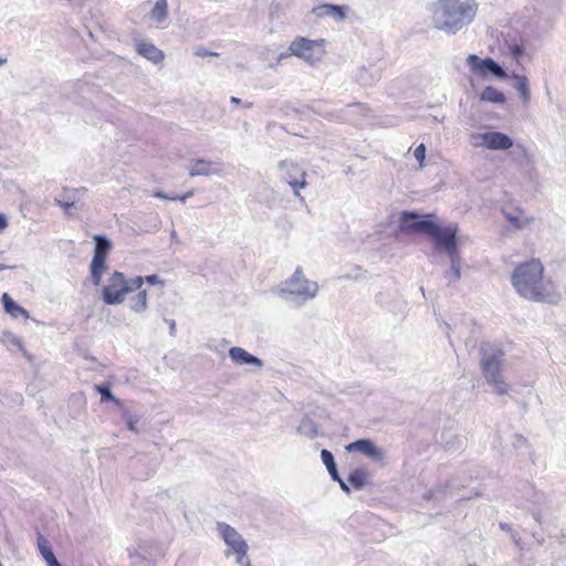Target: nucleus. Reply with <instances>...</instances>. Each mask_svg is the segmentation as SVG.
Segmentation results:
<instances>
[{
  "mask_svg": "<svg viewBox=\"0 0 566 566\" xmlns=\"http://www.w3.org/2000/svg\"><path fill=\"white\" fill-rule=\"evenodd\" d=\"M457 234L458 230H454L436 247L437 249L443 250L450 259V270L444 273V277L448 279L449 282H455L461 279V256Z\"/></svg>",
  "mask_w": 566,
  "mask_h": 566,
  "instance_id": "10",
  "label": "nucleus"
},
{
  "mask_svg": "<svg viewBox=\"0 0 566 566\" xmlns=\"http://www.w3.org/2000/svg\"><path fill=\"white\" fill-rule=\"evenodd\" d=\"M298 434L304 436L308 439H314L318 434L317 423L305 416L296 428Z\"/></svg>",
  "mask_w": 566,
  "mask_h": 566,
  "instance_id": "25",
  "label": "nucleus"
},
{
  "mask_svg": "<svg viewBox=\"0 0 566 566\" xmlns=\"http://www.w3.org/2000/svg\"><path fill=\"white\" fill-rule=\"evenodd\" d=\"M143 284V276L126 279L124 273L115 271L102 290V300L107 305L122 304L128 293L140 290Z\"/></svg>",
  "mask_w": 566,
  "mask_h": 566,
  "instance_id": "6",
  "label": "nucleus"
},
{
  "mask_svg": "<svg viewBox=\"0 0 566 566\" xmlns=\"http://www.w3.org/2000/svg\"><path fill=\"white\" fill-rule=\"evenodd\" d=\"M136 51L139 55L157 64L164 60V53L153 43L140 41L136 43Z\"/></svg>",
  "mask_w": 566,
  "mask_h": 566,
  "instance_id": "20",
  "label": "nucleus"
},
{
  "mask_svg": "<svg viewBox=\"0 0 566 566\" xmlns=\"http://www.w3.org/2000/svg\"><path fill=\"white\" fill-rule=\"evenodd\" d=\"M14 344L19 346L20 349H22V342L19 338H15Z\"/></svg>",
  "mask_w": 566,
  "mask_h": 566,
  "instance_id": "55",
  "label": "nucleus"
},
{
  "mask_svg": "<svg viewBox=\"0 0 566 566\" xmlns=\"http://www.w3.org/2000/svg\"><path fill=\"white\" fill-rule=\"evenodd\" d=\"M346 111L348 113H355V114H358L360 116H367V113H368V107L361 103H350L346 106Z\"/></svg>",
  "mask_w": 566,
  "mask_h": 566,
  "instance_id": "37",
  "label": "nucleus"
},
{
  "mask_svg": "<svg viewBox=\"0 0 566 566\" xmlns=\"http://www.w3.org/2000/svg\"><path fill=\"white\" fill-rule=\"evenodd\" d=\"M168 15V3L167 0H156L153 10L151 19L156 22H163Z\"/></svg>",
  "mask_w": 566,
  "mask_h": 566,
  "instance_id": "33",
  "label": "nucleus"
},
{
  "mask_svg": "<svg viewBox=\"0 0 566 566\" xmlns=\"http://www.w3.org/2000/svg\"><path fill=\"white\" fill-rule=\"evenodd\" d=\"M367 480V471L365 469H355L352 471L348 475V483L355 489V490H361L366 485Z\"/></svg>",
  "mask_w": 566,
  "mask_h": 566,
  "instance_id": "30",
  "label": "nucleus"
},
{
  "mask_svg": "<svg viewBox=\"0 0 566 566\" xmlns=\"http://www.w3.org/2000/svg\"><path fill=\"white\" fill-rule=\"evenodd\" d=\"M138 547H139V549H142L143 552H139V551H137V549L135 551V553H134V554L129 552V557H130L132 559H134V557H135V556H137L138 558L146 559V558H147V556H146V553H147V552L144 549V547L142 546V544H139V545H138Z\"/></svg>",
  "mask_w": 566,
  "mask_h": 566,
  "instance_id": "41",
  "label": "nucleus"
},
{
  "mask_svg": "<svg viewBox=\"0 0 566 566\" xmlns=\"http://www.w3.org/2000/svg\"><path fill=\"white\" fill-rule=\"evenodd\" d=\"M45 562H46V565H48V566H62V565L59 563V560L56 559V557H55V556H54V557H52V558H50V559H48V560H45Z\"/></svg>",
  "mask_w": 566,
  "mask_h": 566,
  "instance_id": "47",
  "label": "nucleus"
},
{
  "mask_svg": "<svg viewBox=\"0 0 566 566\" xmlns=\"http://www.w3.org/2000/svg\"><path fill=\"white\" fill-rule=\"evenodd\" d=\"M382 74V65L369 64L368 66L361 65L355 73V80L361 86H371L378 82Z\"/></svg>",
  "mask_w": 566,
  "mask_h": 566,
  "instance_id": "16",
  "label": "nucleus"
},
{
  "mask_svg": "<svg viewBox=\"0 0 566 566\" xmlns=\"http://www.w3.org/2000/svg\"><path fill=\"white\" fill-rule=\"evenodd\" d=\"M192 196H193V191H192V190H190V191H188L187 193H185L184 196H179V200H180L181 202H186V200H187L188 198L192 197Z\"/></svg>",
  "mask_w": 566,
  "mask_h": 566,
  "instance_id": "48",
  "label": "nucleus"
},
{
  "mask_svg": "<svg viewBox=\"0 0 566 566\" xmlns=\"http://www.w3.org/2000/svg\"><path fill=\"white\" fill-rule=\"evenodd\" d=\"M509 156L521 169L527 168L533 164L532 156L528 154L526 147L521 144L513 145Z\"/></svg>",
  "mask_w": 566,
  "mask_h": 566,
  "instance_id": "21",
  "label": "nucleus"
},
{
  "mask_svg": "<svg viewBox=\"0 0 566 566\" xmlns=\"http://www.w3.org/2000/svg\"><path fill=\"white\" fill-rule=\"evenodd\" d=\"M478 7L475 0H438L432 14L433 27L455 34L473 21Z\"/></svg>",
  "mask_w": 566,
  "mask_h": 566,
  "instance_id": "2",
  "label": "nucleus"
},
{
  "mask_svg": "<svg viewBox=\"0 0 566 566\" xmlns=\"http://www.w3.org/2000/svg\"><path fill=\"white\" fill-rule=\"evenodd\" d=\"M166 200H179V196L168 195V198Z\"/></svg>",
  "mask_w": 566,
  "mask_h": 566,
  "instance_id": "53",
  "label": "nucleus"
},
{
  "mask_svg": "<svg viewBox=\"0 0 566 566\" xmlns=\"http://www.w3.org/2000/svg\"><path fill=\"white\" fill-rule=\"evenodd\" d=\"M504 48L507 54L512 59H514L517 64H521L526 57L523 42L516 39V36H511L510 34H507V36L504 40Z\"/></svg>",
  "mask_w": 566,
  "mask_h": 566,
  "instance_id": "19",
  "label": "nucleus"
},
{
  "mask_svg": "<svg viewBox=\"0 0 566 566\" xmlns=\"http://www.w3.org/2000/svg\"><path fill=\"white\" fill-rule=\"evenodd\" d=\"M156 198H159V199H166L168 198V195L165 193L164 191H156L155 195H154Z\"/></svg>",
  "mask_w": 566,
  "mask_h": 566,
  "instance_id": "49",
  "label": "nucleus"
},
{
  "mask_svg": "<svg viewBox=\"0 0 566 566\" xmlns=\"http://www.w3.org/2000/svg\"><path fill=\"white\" fill-rule=\"evenodd\" d=\"M277 167L282 179L292 188L294 196L304 201V198L300 195V189L307 186L305 169L292 160H281Z\"/></svg>",
  "mask_w": 566,
  "mask_h": 566,
  "instance_id": "11",
  "label": "nucleus"
},
{
  "mask_svg": "<svg viewBox=\"0 0 566 566\" xmlns=\"http://www.w3.org/2000/svg\"><path fill=\"white\" fill-rule=\"evenodd\" d=\"M512 538L515 542L516 545H520V537H517L515 534H512Z\"/></svg>",
  "mask_w": 566,
  "mask_h": 566,
  "instance_id": "54",
  "label": "nucleus"
},
{
  "mask_svg": "<svg viewBox=\"0 0 566 566\" xmlns=\"http://www.w3.org/2000/svg\"><path fill=\"white\" fill-rule=\"evenodd\" d=\"M11 268L12 266H8V265H4V264L0 263V271L6 270V269H11Z\"/></svg>",
  "mask_w": 566,
  "mask_h": 566,
  "instance_id": "56",
  "label": "nucleus"
},
{
  "mask_svg": "<svg viewBox=\"0 0 566 566\" xmlns=\"http://www.w3.org/2000/svg\"><path fill=\"white\" fill-rule=\"evenodd\" d=\"M500 527H501V530H503L505 532H511L512 531L511 526L507 523L501 522L500 523Z\"/></svg>",
  "mask_w": 566,
  "mask_h": 566,
  "instance_id": "50",
  "label": "nucleus"
},
{
  "mask_svg": "<svg viewBox=\"0 0 566 566\" xmlns=\"http://www.w3.org/2000/svg\"><path fill=\"white\" fill-rule=\"evenodd\" d=\"M36 544L38 549L44 560H48L55 556L52 551L50 542L40 533H38Z\"/></svg>",
  "mask_w": 566,
  "mask_h": 566,
  "instance_id": "34",
  "label": "nucleus"
},
{
  "mask_svg": "<svg viewBox=\"0 0 566 566\" xmlns=\"http://www.w3.org/2000/svg\"><path fill=\"white\" fill-rule=\"evenodd\" d=\"M531 513L533 518L538 523L542 524V513L538 509H531Z\"/></svg>",
  "mask_w": 566,
  "mask_h": 566,
  "instance_id": "45",
  "label": "nucleus"
},
{
  "mask_svg": "<svg viewBox=\"0 0 566 566\" xmlns=\"http://www.w3.org/2000/svg\"><path fill=\"white\" fill-rule=\"evenodd\" d=\"M480 99L494 104H503L506 98L505 95L494 86H486L480 94Z\"/></svg>",
  "mask_w": 566,
  "mask_h": 566,
  "instance_id": "27",
  "label": "nucleus"
},
{
  "mask_svg": "<svg viewBox=\"0 0 566 566\" xmlns=\"http://www.w3.org/2000/svg\"><path fill=\"white\" fill-rule=\"evenodd\" d=\"M312 109L314 113L329 119V120H343L345 117L335 111H328L326 108V104L324 102H314L312 105Z\"/></svg>",
  "mask_w": 566,
  "mask_h": 566,
  "instance_id": "29",
  "label": "nucleus"
},
{
  "mask_svg": "<svg viewBox=\"0 0 566 566\" xmlns=\"http://www.w3.org/2000/svg\"><path fill=\"white\" fill-rule=\"evenodd\" d=\"M318 292L316 282L305 277L301 268H296L293 275L282 283L277 295L294 307H301L314 298Z\"/></svg>",
  "mask_w": 566,
  "mask_h": 566,
  "instance_id": "4",
  "label": "nucleus"
},
{
  "mask_svg": "<svg viewBox=\"0 0 566 566\" xmlns=\"http://www.w3.org/2000/svg\"><path fill=\"white\" fill-rule=\"evenodd\" d=\"M96 390L101 395V400L103 402L113 401L118 408H123L124 402L113 395L109 385H107V384L97 385Z\"/></svg>",
  "mask_w": 566,
  "mask_h": 566,
  "instance_id": "32",
  "label": "nucleus"
},
{
  "mask_svg": "<svg viewBox=\"0 0 566 566\" xmlns=\"http://www.w3.org/2000/svg\"><path fill=\"white\" fill-rule=\"evenodd\" d=\"M335 482H338L339 484V488L346 493V494H349L350 493V488L349 485L339 476V480H334Z\"/></svg>",
  "mask_w": 566,
  "mask_h": 566,
  "instance_id": "44",
  "label": "nucleus"
},
{
  "mask_svg": "<svg viewBox=\"0 0 566 566\" xmlns=\"http://www.w3.org/2000/svg\"><path fill=\"white\" fill-rule=\"evenodd\" d=\"M467 65L472 73L480 77L494 76L499 80H505L507 73L495 60L492 57H480L475 54H470L467 57Z\"/></svg>",
  "mask_w": 566,
  "mask_h": 566,
  "instance_id": "12",
  "label": "nucleus"
},
{
  "mask_svg": "<svg viewBox=\"0 0 566 566\" xmlns=\"http://www.w3.org/2000/svg\"><path fill=\"white\" fill-rule=\"evenodd\" d=\"M481 354V369L486 384L491 386L493 392L499 396L507 394L509 385L503 379L501 373L504 352L497 347L482 346Z\"/></svg>",
  "mask_w": 566,
  "mask_h": 566,
  "instance_id": "5",
  "label": "nucleus"
},
{
  "mask_svg": "<svg viewBox=\"0 0 566 566\" xmlns=\"http://www.w3.org/2000/svg\"><path fill=\"white\" fill-rule=\"evenodd\" d=\"M524 494L526 496V501L531 502L535 505H541L544 501V495L535 490V488L531 484H526L524 486Z\"/></svg>",
  "mask_w": 566,
  "mask_h": 566,
  "instance_id": "36",
  "label": "nucleus"
},
{
  "mask_svg": "<svg viewBox=\"0 0 566 566\" xmlns=\"http://www.w3.org/2000/svg\"><path fill=\"white\" fill-rule=\"evenodd\" d=\"M8 227V219L4 214L0 213V230H3Z\"/></svg>",
  "mask_w": 566,
  "mask_h": 566,
  "instance_id": "46",
  "label": "nucleus"
},
{
  "mask_svg": "<svg viewBox=\"0 0 566 566\" xmlns=\"http://www.w3.org/2000/svg\"><path fill=\"white\" fill-rule=\"evenodd\" d=\"M517 443H524L526 440L521 434L515 436Z\"/></svg>",
  "mask_w": 566,
  "mask_h": 566,
  "instance_id": "52",
  "label": "nucleus"
},
{
  "mask_svg": "<svg viewBox=\"0 0 566 566\" xmlns=\"http://www.w3.org/2000/svg\"><path fill=\"white\" fill-rule=\"evenodd\" d=\"M502 214L515 230H523L534 222V218L528 216L521 207H505L502 209Z\"/></svg>",
  "mask_w": 566,
  "mask_h": 566,
  "instance_id": "15",
  "label": "nucleus"
},
{
  "mask_svg": "<svg viewBox=\"0 0 566 566\" xmlns=\"http://www.w3.org/2000/svg\"><path fill=\"white\" fill-rule=\"evenodd\" d=\"M122 410V417L126 422L127 429L132 432L138 433L137 423L139 421V416L132 413L124 405Z\"/></svg>",
  "mask_w": 566,
  "mask_h": 566,
  "instance_id": "35",
  "label": "nucleus"
},
{
  "mask_svg": "<svg viewBox=\"0 0 566 566\" xmlns=\"http://www.w3.org/2000/svg\"><path fill=\"white\" fill-rule=\"evenodd\" d=\"M324 40L314 41L307 38L297 36L293 40L289 46L287 52H282L276 59V64L282 62L284 59L295 55L311 64L318 61L322 57L323 49L322 45Z\"/></svg>",
  "mask_w": 566,
  "mask_h": 566,
  "instance_id": "8",
  "label": "nucleus"
},
{
  "mask_svg": "<svg viewBox=\"0 0 566 566\" xmlns=\"http://www.w3.org/2000/svg\"><path fill=\"white\" fill-rule=\"evenodd\" d=\"M399 231L402 233L427 234L437 247L454 230H459L458 224L452 223L441 227L430 219V216L423 217L415 211H403L399 219Z\"/></svg>",
  "mask_w": 566,
  "mask_h": 566,
  "instance_id": "3",
  "label": "nucleus"
},
{
  "mask_svg": "<svg viewBox=\"0 0 566 566\" xmlns=\"http://www.w3.org/2000/svg\"><path fill=\"white\" fill-rule=\"evenodd\" d=\"M321 459L325 464L332 480H339V473L333 453L327 449H323L321 451Z\"/></svg>",
  "mask_w": 566,
  "mask_h": 566,
  "instance_id": "28",
  "label": "nucleus"
},
{
  "mask_svg": "<svg viewBox=\"0 0 566 566\" xmlns=\"http://www.w3.org/2000/svg\"><path fill=\"white\" fill-rule=\"evenodd\" d=\"M197 56H201V57H205V56H217L218 54L214 53V52H211L209 51L208 49L206 48H199L196 53H195Z\"/></svg>",
  "mask_w": 566,
  "mask_h": 566,
  "instance_id": "40",
  "label": "nucleus"
},
{
  "mask_svg": "<svg viewBox=\"0 0 566 566\" xmlns=\"http://www.w3.org/2000/svg\"><path fill=\"white\" fill-rule=\"evenodd\" d=\"M217 530L219 531L222 539L229 547L224 555L227 557L230 556V554L235 555V562L240 566H251L250 559L247 556L249 546L247 542L243 539L242 535L232 526L224 522H218L217 523Z\"/></svg>",
  "mask_w": 566,
  "mask_h": 566,
  "instance_id": "7",
  "label": "nucleus"
},
{
  "mask_svg": "<svg viewBox=\"0 0 566 566\" xmlns=\"http://www.w3.org/2000/svg\"><path fill=\"white\" fill-rule=\"evenodd\" d=\"M1 302L4 312L13 318L24 317L28 319L30 317L29 312L19 305L8 293L2 294Z\"/></svg>",
  "mask_w": 566,
  "mask_h": 566,
  "instance_id": "22",
  "label": "nucleus"
},
{
  "mask_svg": "<svg viewBox=\"0 0 566 566\" xmlns=\"http://www.w3.org/2000/svg\"><path fill=\"white\" fill-rule=\"evenodd\" d=\"M349 11L348 6L324 3L314 7L312 13L317 18H333L335 21H344Z\"/></svg>",
  "mask_w": 566,
  "mask_h": 566,
  "instance_id": "17",
  "label": "nucleus"
},
{
  "mask_svg": "<svg viewBox=\"0 0 566 566\" xmlns=\"http://www.w3.org/2000/svg\"><path fill=\"white\" fill-rule=\"evenodd\" d=\"M94 240V254L90 264V272L92 283L99 285L102 282L103 273L107 269L106 260L112 251L113 243L108 237L104 234H96L93 237Z\"/></svg>",
  "mask_w": 566,
  "mask_h": 566,
  "instance_id": "9",
  "label": "nucleus"
},
{
  "mask_svg": "<svg viewBox=\"0 0 566 566\" xmlns=\"http://www.w3.org/2000/svg\"><path fill=\"white\" fill-rule=\"evenodd\" d=\"M213 174H217V170L213 168V163L206 159H197L189 170L190 177L210 176Z\"/></svg>",
  "mask_w": 566,
  "mask_h": 566,
  "instance_id": "24",
  "label": "nucleus"
},
{
  "mask_svg": "<svg viewBox=\"0 0 566 566\" xmlns=\"http://www.w3.org/2000/svg\"><path fill=\"white\" fill-rule=\"evenodd\" d=\"M129 307L136 313H143L147 310V291H139L137 295L130 298Z\"/></svg>",
  "mask_w": 566,
  "mask_h": 566,
  "instance_id": "31",
  "label": "nucleus"
},
{
  "mask_svg": "<svg viewBox=\"0 0 566 566\" xmlns=\"http://www.w3.org/2000/svg\"><path fill=\"white\" fill-rule=\"evenodd\" d=\"M514 87L520 94V98L524 104H527L531 101V92L528 88V80L525 75H513Z\"/></svg>",
  "mask_w": 566,
  "mask_h": 566,
  "instance_id": "26",
  "label": "nucleus"
},
{
  "mask_svg": "<svg viewBox=\"0 0 566 566\" xmlns=\"http://www.w3.org/2000/svg\"><path fill=\"white\" fill-rule=\"evenodd\" d=\"M532 536L537 541L538 544L544 543V538L539 536L537 533H533Z\"/></svg>",
  "mask_w": 566,
  "mask_h": 566,
  "instance_id": "51",
  "label": "nucleus"
},
{
  "mask_svg": "<svg viewBox=\"0 0 566 566\" xmlns=\"http://www.w3.org/2000/svg\"><path fill=\"white\" fill-rule=\"evenodd\" d=\"M230 359L238 365H253L258 368L263 366V361L243 349L242 347H231L229 349Z\"/></svg>",
  "mask_w": 566,
  "mask_h": 566,
  "instance_id": "18",
  "label": "nucleus"
},
{
  "mask_svg": "<svg viewBox=\"0 0 566 566\" xmlns=\"http://www.w3.org/2000/svg\"><path fill=\"white\" fill-rule=\"evenodd\" d=\"M474 147H485L491 150H509L513 147V139L501 132L476 133L471 136Z\"/></svg>",
  "mask_w": 566,
  "mask_h": 566,
  "instance_id": "13",
  "label": "nucleus"
},
{
  "mask_svg": "<svg viewBox=\"0 0 566 566\" xmlns=\"http://www.w3.org/2000/svg\"><path fill=\"white\" fill-rule=\"evenodd\" d=\"M77 189H63V193L56 197L55 205L64 210V213L71 216V209L76 207Z\"/></svg>",
  "mask_w": 566,
  "mask_h": 566,
  "instance_id": "23",
  "label": "nucleus"
},
{
  "mask_svg": "<svg viewBox=\"0 0 566 566\" xmlns=\"http://www.w3.org/2000/svg\"><path fill=\"white\" fill-rule=\"evenodd\" d=\"M143 279H144V282H147L150 285H156V284L163 285L164 284V281H161L157 274L147 275Z\"/></svg>",
  "mask_w": 566,
  "mask_h": 566,
  "instance_id": "39",
  "label": "nucleus"
},
{
  "mask_svg": "<svg viewBox=\"0 0 566 566\" xmlns=\"http://www.w3.org/2000/svg\"><path fill=\"white\" fill-rule=\"evenodd\" d=\"M230 102L232 104H237V105L242 104L247 108H251L253 106V104L251 102L243 103L240 98H238L235 96H231Z\"/></svg>",
  "mask_w": 566,
  "mask_h": 566,
  "instance_id": "42",
  "label": "nucleus"
},
{
  "mask_svg": "<svg viewBox=\"0 0 566 566\" xmlns=\"http://www.w3.org/2000/svg\"><path fill=\"white\" fill-rule=\"evenodd\" d=\"M511 282L516 293L527 301L548 304L560 301L554 282L544 279V266L537 259L518 264L512 272Z\"/></svg>",
  "mask_w": 566,
  "mask_h": 566,
  "instance_id": "1",
  "label": "nucleus"
},
{
  "mask_svg": "<svg viewBox=\"0 0 566 566\" xmlns=\"http://www.w3.org/2000/svg\"><path fill=\"white\" fill-rule=\"evenodd\" d=\"M348 452H360L375 462H382L385 459V451L377 447L370 439H358L346 446Z\"/></svg>",
  "mask_w": 566,
  "mask_h": 566,
  "instance_id": "14",
  "label": "nucleus"
},
{
  "mask_svg": "<svg viewBox=\"0 0 566 566\" xmlns=\"http://www.w3.org/2000/svg\"><path fill=\"white\" fill-rule=\"evenodd\" d=\"M165 322L168 324L169 326V334L175 337L176 336V322L174 319H168V318H165Z\"/></svg>",
  "mask_w": 566,
  "mask_h": 566,
  "instance_id": "43",
  "label": "nucleus"
},
{
  "mask_svg": "<svg viewBox=\"0 0 566 566\" xmlns=\"http://www.w3.org/2000/svg\"><path fill=\"white\" fill-rule=\"evenodd\" d=\"M7 62V59L0 56V65H3Z\"/></svg>",
  "mask_w": 566,
  "mask_h": 566,
  "instance_id": "57",
  "label": "nucleus"
},
{
  "mask_svg": "<svg viewBox=\"0 0 566 566\" xmlns=\"http://www.w3.org/2000/svg\"><path fill=\"white\" fill-rule=\"evenodd\" d=\"M413 155H415V158L418 160L420 168H422L423 167V161H424V158H426V146L423 144H420L415 149Z\"/></svg>",
  "mask_w": 566,
  "mask_h": 566,
  "instance_id": "38",
  "label": "nucleus"
}]
</instances>
